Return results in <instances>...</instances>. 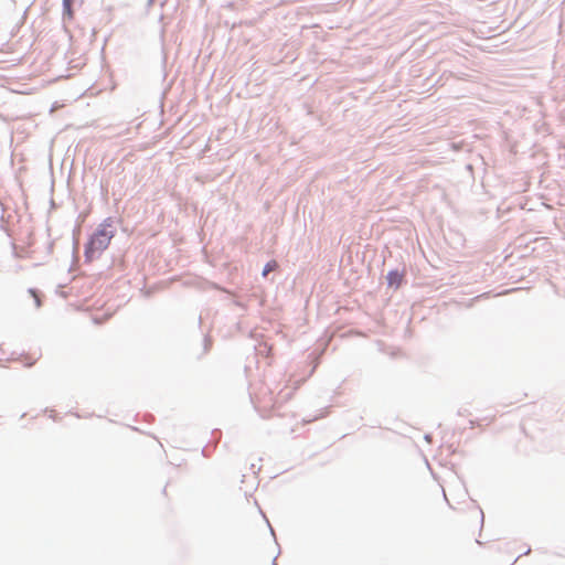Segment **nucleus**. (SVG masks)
Returning a JSON list of instances; mask_svg holds the SVG:
<instances>
[{
  "mask_svg": "<svg viewBox=\"0 0 565 565\" xmlns=\"http://www.w3.org/2000/svg\"><path fill=\"white\" fill-rule=\"evenodd\" d=\"M267 565H276L274 558H269Z\"/></svg>",
  "mask_w": 565,
  "mask_h": 565,
  "instance_id": "nucleus-6",
  "label": "nucleus"
},
{
  "mask_svg": "<svg viewBox=\"0 0 565 565\" xmlns=\"http://www.w3.org/2000/svg\"><path fill=\"white\" fill-rule=\"evenodd\" d=\"M405 278V271L391 270L388 271L386 279L390 288L398 289Z\"/></svg>",
  "mask_w": 565,
  "mask_h": 565,
  "instance_id": "nucleus-2",
  "label": "nucleus"
},
{
  "mask_svg": "<svg viewBox=\"0 0 565 565\" xmlns=\"http://www.w3.org/2000/svg\"><path fill=\"white\" fill-rule=\"evenodd\" d=\"M111 235L106 230L97 231L88 242L85 256L88 260H93L98 254L105 250L111 239Z\"/></svg>",
  "mask_w": 565,
  "mask_h": 565,
  "instance_id": "nucleus-1",
  "label": "nucleus"
},
{
  "mask_svg": "<svg viewBox=\"0 0 565 565\" xmlns=\"http://www.w3.org/2000/svg\"><path fill=\"white\" fill-rule=\"evenodd\" d=\"M29 294L33 297L35 307L40 308L41 307V298H40V295L38 294V291L35 289H29Z\"/></svg>",
  "mask_w": 565,
  "mask_h": 565,
  "instance_id": "nucleus-4",
  "label": "nucleus"
},
{
  "mask_svg": "<svg viewBox=\"0 0 565 565\" xmlns=\"http://www.w3.org/2000/svg\"><path fill=\"white\" fill-rule=\"evenodd\" d=\"M72 3L73 0H63L64 11L68 14V17H72Z\"/></svg>",
  "mask_w": 565,
  "mask_h": 565,
  "instance_id": "nucleus-5",
  "label": "nucleus"
},
{
  "mask_svg": "<svg viewBox=\"0 0 565 565\" xmlns=\"http://www.w3.org/2000/svg\"><path fill=\"white\" fill-rule=\"evenodd\" d=\"M278 268V264L276 260H270L268 262L265 267H264V270H263V276H267L270 271H274Z\"/></svg>",
  "mask_w": 565,
  "mask_h": 565,
  "instance_id": "nucleus-3",
  "label": "nucleus"
}]
</instances>
